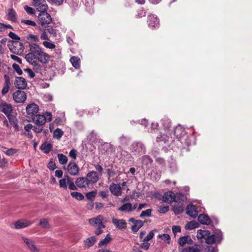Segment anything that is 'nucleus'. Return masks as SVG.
Listing matches in <instances>:
<instances>
[{"mask_svg": "<svg viewBox=\"0 0 252 252\" xmlns=\"http://www.w3.org/2000/svg\"><path fill=\"white\" fill-rule=\"evenodd\" d=\"M40 29H44L47 25H49L52 20L51 15L47 12L39 13L38 16Z\"/></svg>", "mask_w": 252, "mask_h": 252, "instance_id": "obj_4", "label": "nucleus"}, {"mask_svg": "<svg viewBox=\"0 0 252 252\" xmlns=\"http://www.w3.org/2000/svg\"><path fill=\"white\" fill-rule=\"evenodd\" d=\"M210 233L208 230H203L201 229H199L197 231V237L198 238H200V239L204 238L205 239L206 237L208 235H210Z\"/></svg>", "mask_w": 252, "mask_h": 252, "instance_id": "obj_44", "label": "nucleus"}, {"mask_svg": "<svg viewBox=\"0 0 252 252\" xmlns=\"http://www.w3.org/2000/svg\"><path fill=\"white\" fill-rule=\"evenodd\" d=\"M188 240L192 242L191 239L188 236H185L180 237L178 240V244L181 246H183L186 243H188Z\"/></svg>", "mask_w": 252, "mask_h": 252, "instance_id": "obj_43", "label": "nucleus"}, {"mask_svg": "<svg viewBox=\"0 0 252 252\" xmlns=\"http://www.w3.org/2000/svg\"><path fill=\"white\" fill-rule=\"evenodd\" d=\"M96 194V192L95 191H90L86 194V196L87 198L90 201H94L95 195Z\"/></svg>", "mask_w": 252, "mask_h": 252, "instance_id": "obj_52", "label": "nucleus"}, {"mask_svg": "<svg viewBox=\"0 0 252 252\" xmlns=\"http://www.w3.org/2000/svg\"><path fill=\"white\" fill-rule=\"evenodd\" d=\"M9 50L15 54H20L24 50L23 44L18 41H9L8 42Z\"/></svg>", "mask_w": 252, "mask_h": 252, "instance_id": "obj_3", "label": "nucleus"}, {"mask_svg": "<svg viewBox=\"0 0 252 252\" xmlns=\"http://www.w3.org/2000/svg\"><path fill=\"white\" fill-rule=\"evenodd\" d=\"M152 209H148L145 211H143L140 215V217L143 218L144 217H150L151 216Z\"/></svg>", "mask_w": 252, "mask_h": 252, "instance_id": "obj_57", "label": "nucleus"}, {"mask_svg": "<svg viewBox=\"0 0 252 252\" xmlns=\"http://www.w3.org/2000/svg\"><path fill=\"white\" fill-rule=\"evenodd\" d=\"M70 61L74 68L76 69L80 68V59L78 57L73 56L70 58Z\"/></svg>", "mask_w": 252, "mask_h": 252, "instance_id": "obj_38", "label": "nucleus"}, {"mask_svg": "<svg viewBox=\"0 0 252 252\" xmlns=\"http://www.w3.org/2000/svg\"><path fill=\"white\" fill-rule=\"evenodd\" d=\"M175 196L174 198V202L182 203L186 200V197L182 193H177L175 194Z\"/></svg>", "mask_w": 252, "mask_h": 252, "instance_id": "obj_33", "label": "nucleus"}, {"mask_svg": "<svg viewBox=\"0 0 252 252\" xmlns=\"http://www.w3.org/2000/svg\"><path fill=\"white\" fill-rule=\"evenodd\" d=\"M198 220L202 224L208 225L211 222V220L208 215L201 214L198 217Z\"/></svg>", "mask_w": 252, "mask_h": 252, "instance_id": "obj_27", "label": "nucleus"}, {"mask_svg": "<svg viewBox=\"0 0 252 252\" xmlns=\"http://www.w3.org/2000/svg\"><path fill=\"white\" fill-rule=\"evenodd\" d=\"M161 123L162 126L166 129H169L171 126L170 120L166 116H164L161 120Z\"/></svg>", "mask_w": 252, "mask_h": 252, "instance_id": "obj_32", "label": "nucleus"}, {"mask_svg": "<svg viewBox=\"0 0 252 252\" xmlns=\"http://www.w3.org/2000/svg\"><path fill=\"white\" fill-rule=\"evenodd\" d=\"M32 127L33 126L31 124H28L24 126V129L26 132H27V133L26 134L24 133V134L27 135L28 138L30 139H32L33 138V135L31 130Z\"/></svg>", "mask_w": 252, "mask_h": 252, "instance_id": "obj_37", "label": "nucleus"}, {"mask_svg": "<svg viewBox=\"0 0 252 252\" xmlns=\"http://www.w3.org/2000/svg\"><path fill=\"white\" fill-rule=\"evenodd\" d=\"M38 225L43 228H47L50 227L49 221L46 219H40Z\"/></svg>", "mask_w": 252, "mask_h": 252, "instance_id": "obj_45", "label": "nucleus"}, {"mask_svg": "<svg viewBox=\"0 0 252 252\" xmlns=\"http://www.w3.org/2000/svg\"><path fill=\"white\" fill-rule=\"evenodd\" d=\"M147 22L149 26L152 28L156 27L159 23L157 17L153 14L148 16Z\"/></svg>", "mask_w": 252, "mask_h": 252, "instance_id": "obj_24", "label": "nucleus"}, {"mask_svg": "<svg viewBox=\"0 0 252 252\" xmlns=\"http://www.w3.org/2000/svg\"><path fill=\"white\" fill-rule=\"evenodd\" d=\"M187 214L192 218H195L198 215V211L193 205H188L186 208Z\"/></svg>", "mask_w": 252, "mask_h": 252, "instance_id": "obj_25", "label": "nucleus"}, {"mask_svg": "<svg viewBox=\"0 0 252 252\" xmlns=\"http://www.w3.org/2000/svg\"><path fill=\"white\" fill-rule=\"evenodd\" d=\"M112 240L111 236V235L108 233L107 234L105 238L102 240H101L98 244V247H101L103 246H106L107 245L111 240Z\"/></svg>", "mask_w": 252, "mask_h": 252, "instance_id": "obj_30", "label": "nucleus"}, {"mask_svg": "<svg viewBox=\"0 0 252 252\" xmlns=\"http://www.w3.org/2000/svg\"><path fill=\"white\" fill-rule=\"evenodd\" d=\"M33 127L34 131L36 133H39L43 130V126L36 125Z\"/></svg>", "mask_w": 252, "mask_h": 252, "instance_id": "obj_62", "label": "nucleus"}, {"mask_svg": "<svg viewBox=\"0 0 252 252\" xmlns=\"http://www.w3.org/2000/svg\"><path fill=\"white\" fill-rule=\"evenodd\" d=\"M4 83L2 89L1 90V94L2 95L6 94L10 89V81L9 76L7 74L4 75Z\"/></svg>", "mask_w": 252, "mask_h": 252, "instance_id": "obj_22", "label": "nucleus"}, {"mask_svg": "<svg viewBox=\"0 0 252 252\" xmlns=\"http://www.w3.org/2000/svg\"><path fill=\"white\" fill-rule=\"evenodd\" d=\"M63 131L60 128L56 129L53 133V137L59 140L63 135Z\"/></svg>", "mask_w": 252, "mask_h": 252, "instance_id": "obj_46", "label": "nucleus"}, {"mask_svg": "<svg viewBox=\"0 0 252 252\" xmlns=\"http://www.w3.org/2000/svg\"><path fill=\"white\" fill-rule=\"evenodd\" d=\"M26 109L27 114L33 118L37 115L39 110V107L37 104L33 103L28 104Z\"/></svg>", "mask_w": 252, "mask_h": 252, "instance_id": "obj_9", "label": "nucleus"}, {"mask_svg": "<svg viewBox=\"0 0 252 252\" xmlns=\"http://www.w3.org/2000/svg\"><path fill=\"white\" fill-rule=\"evenodd\" d=\"M33 66V70L37 73L40 72L42 70V67L38 64V62L36 60H32V62H28Z\"/></svg>", "mask_w": 252, "mask_h": 252, "instance_id": "obj_36", "label": "nucleus"}, {"mask_svg": "<svg viewBox=\"0 0 252 252\" xmlns=\"http://www.w3.org/2000/svg\"><path fill=\"white\" fill-rule=\"evenodd\" d=\"M46 27L44 29H40L41 30H45L47 31L53 37H55L57 36V30L53 29V27L49 25L45 26Z\"/></svg>", "mask_w": 252, "mask_h": 252, "instance_id": "obj_39", "label": "nucleus"}, {"mask_svg": "<svg viewBox=\"0 0 252 252\" xmlns=\"http://www.w3.org/2000/svg\"><path fill=\"white\" fill-rule=\"evenodd\" d=\"M167 140V136L166 135L163 134H160L159 136H157L156 138V141L157 142H160L161 141H164L165 142Z\"/></svg>", "mask_w": 252, "mask_h": 252, "instance_id": "obj_56", "label": "nucleus"}, {"mask_svg": "<svg viewBox=\"0 0 252 252\" xmlns=\"http://www.w3.org/2000/svg\"><path fill=\"white\" fill-rule=\"evenodd\" d=\"M215 239L216 236L215 235H208L205 238L206 242L208 244H212L215 242Z\"/></svg>", "mask_w": 252, "mask_h": 252, "instance_id": "obj_51", "label": "nucleus"}, {"mask_svg": "<svg viewBox=\"0 0 252 252\" xmlns=\"http://www.w3.org/2000/svg\"><path fill=\"white\" fill-rule=\"evenodd\" d=\"M8 119L11 125H12L14 127L15 131H19L20 129L18 124V121L16 117L13 115H12L10 116V117H8Z\"/></svg>", "mask_w": 252, "mask_h": 252, "instance_id": "obj_29", "label": "nucleus"}, {"mask_svg": "<svg viewBox=\"0 0 252 252\" xmlns=\"http://www.w3.org/2000/svg\"><path fill=\"white\" fill-rule=\"evenodd\" d=\"M58 158L60 164L64 165L67 162V158L63 154H58Z\"/></svg>", "mask_w": 252, "mask_h": 252, "instance_id": "obj_48", "label": "nucleus"}, {"mask_svg": "<svg viewBox=\"0 0 252 252\" xmlns=\"http://www.w3.org/2000/svg\"><path fill=\"white\" fill-rule=\"evenodd\" d=\"M111 193L115 196H120L122 194V189L120 184L112 183L109 187Z\"/></svg>", "mask_w": 252, "mask_h": 252, "instance_id": "obj_13", "label": "nucleus"}, {"mask_svg": "<svg viewBox=\"0 0 252 252\" xmlns=\"http://www.w3.org/2000/svg\"><path fill=\"white\" fill-rule=\"evenodd\" d=\"M156 231V230H151L147 234V235L145 237V238L143 239V241H149L151 240H152L155 235L154 232Z\"/></svg>", "mask_w": 252, "mask_h": 252, "instance_id": "obj_54", "label": "nucleus"}, {"mask_svg": "<svg viewBox=\"0 0 252 252\" xmlns=\"http://www.w3.org/2000/svg\"><path fill=\"white\" fill-rule=\"evenodd\" d=\"M158 237L166 241L167 244H169L170 242V236L168 234H159L158 235Z\"/></svg>", "mask_w": 252, "mask_h": 252, "instance_id": "obj_55", "label": "nucleus"}, {"mask_svg": "<svg viewBox=\"0 0 252 252\" xmlns=\"http://www.w3.org/2000/svg\"><path fill=\"white\" fill-rule=\"evenodd\" d=\"M70 194L72 197L75 198L76 199L78 200H82L84 199V196L82 193L79 192H71L70 193Z\"/></svg>", "mask_w": 252, "mask_h": 252, "instance_id": "obj_47", "label": "nucleus"}, {"mask_svg": "<svg viewBox=\"0 0 252 252\" xmlns=\"http://www.w3.org/2000/svg\"><path fill=\"white\" fill-rule=\"evenodd\" d=\"M174 134L177 138L180 140L182 138L186 136L187 133L184 128L181 126H178L175 128Z\"/></svg>", "mask_w": 252, "mask_h": 252, "instance_id": "obj_20", "label": "nucleus"}, {"mask_svg": "<svg viewBox=\"0 0 252 252\" xmlns=\"http://www.w3.org/2000/svg\"><path fill=\"white\" fill-rule=\"evenodd\" d=\"M27 39L32 42H37L39 41L38 36L36 35L29 34L27 37Z\"/></svg>", "mask_w": 252, "mask_h": 252, "instance_id": "obj_53", "label": "nucleus"}, {"mask_svg": "<svg viewBox=\"0 0 252 252\" xmlns=\"http://www.w3.org/2000/svg\"><path fill=\"white\" fill-rule=\"evenodd\" d=\"M68 188L70 190H77L76 186L72 181V178L67 174L64 175V178L59 181V186L61 188L66 189Z\"/></svg>", "mask_w": 252, "mask_h": 252, "instance_id": "obj_2", "label": "nucleus"}, {"mask_svg": "<svg viewBox=\"0 0 252 252\" xmlns=\"http://www.w3.org/2000/svg\"><path fill=\"white\" fill-rule=\"evenodd\" d=\"M50 59V56L47 53L43 52H40V55L37 56L36 58V60L37 62H40L43 64H47L48 63Z\"/></svg>", "mask_w": 252, "mask_h": 252, "instance_id": "obj_23", "label": "nucleus"}, {"mask_svg": "<svg viewBox=\"0 0 252 252\" xmlns=\"http://www.w3.org/2000/svg\"><path fill=\"white\" fill-rule=\"evenodd\" d=\"M89 185L96 183L99 180V176L95 171L89 172L86 177Z\"/></svg>", "mask_w": 252, "mask_h": 252, "instance_id": "obj_11", "label": "nucleus"}, {"mask_svg": "<svg viewBox=\"0 0 252 252\" xmlns=\"http://www.w3.org/2000/svg\"><path fill=\"white\" fill-rule=\"evenodd\" d=\"M104 218L101 215H98L89 220V223L93 226H100V227L105 228V225L103 223Z\"/></svg>", "mask_w": 252, "mask_h": 252, "instance_id": "obj_7", "label": "nucleus"}, {"mask_svg": "<svg viewBox=\"0 0 252 252\" xmlns=\"http://www.w3.org/2000/svg\"><path fill=\"white\" fill-rule=\"evenodd\" d=\"M12 67L18 75H21L23 74V71L18 64L14 63L12 64Z\"/></svg>", "mask_w": 252, "mask_h": 252, "instance_id": "obj_58", "label": "nucleus"}, {"mask_svg": "<svg viewBox=\"0 0 252 252\" xmlns=\"http://www.w3.org/2000/svg\"><path fill=\"white\" fill-rule=\"evenodd\" d=\"M53 145L51 143L44 142L40 146V149L43 151L45 154H48L51 151Z\"/></svg>", "mask_w": 252, "mask_h": 252, "instance_id": "obj_28", "label": "nucleus"}, {"mask_svg": "<svg viewBox=\"0 0 252 252\" xmlns=\"http://www.w3.org/2000/svg\"><path fill=\"white\" fill-rule=\"evenodd\" d=\"M15 87L19 89H25L27 86V83L25 78L22 77H16L14 82Z\"/></svg>", "mask_w": 252, "mask_h": 252, "instance_id": "obj_12", "label": "nucleus"}, {"mask_svg": "<svg viewBox=\"0 0 252 252\" xmlns=\"http://www.w3.org/2000/svg\"><path fill=\"white\" fill-rule=\"evenodd\" d=\"M22 239L32 252H39V249L31 240L25 237H22Z\"/></svg>", "mask_w": 252, "mask_h": 252, "instance_id": "obj_19", "label": "nucleus"}, {"mask_svg": "<svg viewBox=\"0 0 252 252\" xmlns=\"http://www.w3.org/2000/svg\"><path fill=\"white\" fill-rule=\"evenodd\" d=\"M46 116L43 115H36L32 118L33 122L36 125L44 126L48 119L49 121L52 120V115L50 112H46Z\"/></svg>", "mask_w": 252, "mask_h": 252, "instance_id": "obj_5", "label": "nucleus"}, {"mask_svg": "<svg viewBox=\"0 0 252 252\" xmlns=\"http://www.w3.org/2000/svg\"><path fill=\"white\" fill-rule=\"evenodd\" d=\"M204 252H215V247L212 246H208L204 249Z\"/></svg>", "mask_w": 252, "mask_h": 252, "instance_id": "obj_64", "label": "nucleus"}, {"mask_svg": "<svg viewBox=\"0 0 252 252\" xmlns=\"http://www.w3.org/2000/svg\"><path fill=\"white\" fill-rule=\"evenodd\" d=\"M144 225V222L141 220H139L135 223L131 227V230L134 232H137L138 230Z\"/></svg>", "mask_w": 252, "mask_h": 252, "instance_id": "obj_35", "label": "nucleus"}, {"mask_svg": "<svg viewBox=\"0 0 252 252\" xmlns=\"http://www.w3.org/2000/svg\"><path fill=\"white\" fill-rule=\"evenodd\" d=\"M7 16L8 19L14 22H17V19L16 17V13L13 8L8 9Z\"/></svg>", "mask_w": 252, "mask_h": 252, "instance_id": "obj_31", "label": "nucleus"}, {"mask_svg": "<svg viewBox=\"0 0 252 252\" xmlns=\"http://www.w3.org/2000/svg\"><path fill=\"white\" fill-rule=\"evenodd\" d=\"M143 243L141 244L140 247L141 249H143L145 250H147L149 249L150 244L148 243V241H143Z\"/></svg>", "mask_w": 252, "mask_h": 252, "instance_id": "obj_63", "label": "nucleus"}, {"mask_svg": "<svg viewBox=\"0 0 252 252\" xmlns=\"http://www.w3.org/2000/svg\"><path fill=\"white\" fill-rule=\"evenodd\" d=\"M34 6L36 7V9L38 11H40V13L47 12L48 5L44 0L36 4H34Z\"/></svg>", "mask_w": 252, "mask_h": 252, "instance_id": "obj_26", "label": "nucleus"}, {"mask_svg": "<svg viewBox=\"0 0 252 252\" xmlns=\"http://www.w3.org/2000/svg\"><path fill=\"white\" fill-rule=\"evenodd\" d=\"M29 48L30 52L25 55V59L27 62H32L36 60L37 56H39L42 51L40 47L35 43H30Z\"/></svg>", "mask_w": 252, "mask_h": 252, "instance_id": "obj_1", "label": "nucleus"}, {"mask_svg": "<svg viewBox=\"0 0 252 252\" xmlns=\"http://www.w3.org/2000/svg\"><path fill=\"white\" fill-rule=\"evenodd\" d=\"M67 169L68 173L72 176L78 175L79 172V167L74 161H70L69 163Z\"/></svg>", "mask_w": 252, "mask_h": 252, "instance_id": "obj_16", "label": "nucleus"}, {"mask_svg": "<svg viewBox=\"0 0 252 252\" xmlns=\"http://www.w3.org/2000/svg\"><path fill=\"white\" fill-rule=\"evenodd\" d=\"M96 239L94 236L90 237L84 241L86 246L89 248L93 246L95 243Z\"/></svg>", "mask_w": 252, "mask_h": 252, "instance_id": "obj_40", "label": "nucleus"}, {"mask_svg": "<svg viewBox=\"0 0 252 252\" xmlns=\"http://www.w3.org/2000/svg\"><path fill=\"white\" fill-rule=\"evenodd\" d=\"M97 133L94 130H92L88 136V138L92 142H97L99 140Z\"/></svg>", "mask_w": 252, "mask_h": 252, "instance_id": "obj_34", "label": "nucleus"}, {"mask_svg": "<svg viewBox=\"0 0 252 252\" xmlns=\"http://www.w3.org/2000/svg\"><path fill=\"white\" fill-rule=\"evenodd\" d=\"M169 210V207L168 206L160 207L158 210V213L160 214H165Z\"/></svg>", "mask_w": 252, "mask_h": 252, "instance_id": "obj_61", "label": "nucleus"}, {"mask_svg": "<svg viewBox=\"0 0 252 252\" xmlns=\"http://www.w3.org/2000/svg\"><path fill=\"white\" fill-rule=\"evenodd\" d=\"M173 210L176 215H179L183 212L184 208L183 206H174Z\"/></svg>", "mask_w": 252, "mask_h": 252, "instance_id": "obj_49", "label": "nucleus"}, {"mask_svg": "<svg viewBox=\"0 0 252 252\" xmlns=\"http://www.w3.org/2000/svg\"><path fill=\"white\" fill-rule=\"evenodd\" d=\"M200 250L196 248L193 247H189L188 248H185L183 249L182 252H199Z\"/></svg>", "mask_w": 252, "mask_h": 252, "instance_id": "obj_50", "label": "nucleus"}, {"mask_svg": "<svg viewBox=\"0 0 252 252\" xmlns=\"http://www.w3.org/2000/svg\"><path fill=\"white\" fill-rule=\"evenodd\" d=\"M75 185L77 188H79L80 189H86L88 188L90 185L86 177L77 178Z\"/></svg>", "mask_w": 252, "mask_h": 252, "instance_id": "obj_17", "label": "nucleus"}, {"mask_svg": "<svg viewBox=\"0 0 252 252\" xmlns=\"http://www.w3.org/2000/svg\"><path fill=\"white\" fill-rule=\"evenodd\" d=\"M32 224V222L30 220H20L13 223V225L15 229H18L28 227Z\"/></svg>", "mask_w": 252, "mask_h": 252, "instance_id": "obj_14", "label": "nucleus"}, {"mask_svg": "<svg viewBox=\"0 0 252 252\" xmlns=\"http://www.w3.org/2000/svg\"><path fill=\"white\" fill-rule=\"evenodd\" d=\"M43 45L45 47L49 49H54L56 47L54 43L47 41H44L43 42Z\"/></svg>", "mask_w": 252, "mask_h": 252, "instance_id": "obj_59", "label": "nucleus"}, {"mask_svg": "<svg viewBox=\"0 0 252 252\" xmlns=\"http://www.w3.org/2000/svg\"><path fill=\"white\" fill-rule=\"evenodd\" d=\"M119 210L121 211H131L132 210V204L130 203H125L122 205Z\"/></svg>", "mask_w": 252, "mask_h": 252, "instance_id": "obj_42", "label": "nucleus"}, {"mask_svg": "<svg viewBox=\"0 0 252 252\" xmlns=\"http://www.w3.org/2000/svg\"><path fill=\"white\" fill-rule=\"evenodd\" d=\"M131 148L133 152H135L138 155L144 154L146 152L145 146L140 142L133 143Z\"/></svg>", "mask_w": 252, "mask_h": 252, "instance_id": "obj_6", "label": "nucleus"}, {"mask_svg": "<svg viewBox=\"0 0 252 252\" xmlns=\"http://www.w3.org/2000/svg\"><path fill=\"white\" fill-rule=\"evenodd\" d=\"M112 222L115 225L116 227L119 229H122L126 227L127 223L125 220L123 219L119 220L113 218L112 220Z\"/></svg>", "mask_w": 252, "mask_h": 252, "instance_id": "obj_21", "label": "nucleus"}, {"mask_svg": "<svg viewBox=\"0 0 252 252\" xmlns=\"http://www.w3.org/2000/svg\"><path fill=\"white\" fill-rule=\"evenodd\" d=\"M21 23L25 24L28 25H31L33 27L36 26L35 22L30 20H21Z\"/></svg>", "mask_w": 252, "mask_h": 252, "instance_id": "obj_60", "label": "nucleus"}, {"mask_svg": "<svg viewBox=\"0 0 252 252\" xmlns=\"http://www.w3.org/2000/svg\"><path fill=\"white\" fill-rule=\"evenodd\" d=\"M13 99L18 103L24 102L27 98V95L25 92L17 90L13 94Z\"/></svg>", "mask_w": 252, "mask_h": 252, "instance_id": "obj_8", "label": "nucleus"}, {"mask_svg": "<svg viewBox=\"0 0 252 252\" xmlns=\"http://www.w3.org/2000/svg\"><path fill=\"white\" fill-rule=\"evenodd\" d=\"M0 109L1 111L6 115L7 118L12 116L11 112L12 111V106L10 104H8L6 102L2 101L0 104Z\"/></svg>", "mask_w": 252, "mask_h": 252, "instance_id": "obj_10", "label": "nucleus"}, {"mask_svg": "<svg viewBox=\"0 0 252 252\" xmlns=\"http://www.w3.org/2000/svg\"><path fill=\"white\" fill-rule=\"evenodd\" d=\"M175 197V194L173 191H168L164 193L162 198L163 202L171 204L174 202Z\"/></svg>", "mask_w": 252, "mask_h": 252, "instance_id": "obj_18", "label": "nucleus"}, {"mask_svg": "<svg viewBox=\"0 0 252 252\" xmlns=\"http://www.w3.org/2000/svg\"><path fill=\"white\" fill-rule=\"evenodd\" d=\"M199 224L197 221L194 220L188 222L185 226V228L188 230H192L198 227Z\"/></svg>", "mask_w": 252, "mask_h": 252, "instance_id": "obj_41", "label": "nucleus"}, {"mask_svg": "<svg viewBox=\"0 0 252 252\" xmlns=\"http://www.w3.org/2000/svg\"><path fill=\"white\" fill-rule=\"evenodd\" d=\"M141 159L142 164V168L146 169L147 171L150 169L151 165L153 161L152 158L149 155H145L141 158Z\"/></svg>", "mask_w": 252, "mask_h": 252, "instance_id": "obj_15", "label": "nucleus"}]
</instances>
